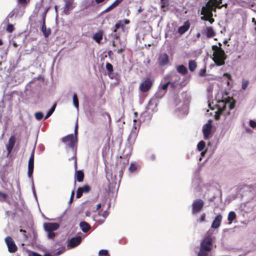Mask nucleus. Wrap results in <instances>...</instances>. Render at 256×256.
<instances>
[{"label": "nucleus", "mask_w": 256, "mask_h": 256, "mask_svg": "<svg viewBox=\"0 0 256 256\" xmlns=\"http://www.w3.org/2000/svg\"><path fill=\"white\" fill-rule=\"evenodd\" d=\"M212 50L214 51L212 54V60L217 66H222L225 64V60L227 58V55L222 48L217 47V46H212Z\"/></svg>", "instance_id": "1"}, {"label": "nucleus", "mask_w": 256, "mask_h": 256, "mask_svg": "<svg viewBox=\"0 0 256 256\" xmlns=\"http://www.w3.org/2000/svg\"><path fill=\"white\" fill-rule=\"evenodd\" d=\"M78 122H76L74 127V136L70 134L62 138V142L67 145L68 148L74 150L78 142Z\"/></svg>", "instance_id": "2"}, {"label": "nucleus", "mask_w": 256, "mask_h": 256, "mask_svg": "<svg viewBox=\"0 0 256 256\" xmlns=\"http://www.w3.org/2000/svg\"><path fill=\"white\" fill-rule=\"evenodd\" d=\"M204 206V202L201 199L194 200L192 204V214H196L200 212Z\"/></svg>", "instance_id": "3"}, {"label": "nucleus", "mask_w": 256, "mask_h": 256, "mask_svg": "<svg viewBox=\"0 0 256 256\" xmlns=\"http://www.w3.org/2000/svg\"><path fill=\"white\" fill-rule=\"evenodd\" d=\"M152 84V82L150 78H146L142 82L139 86L140 90L142 92H146L149 90Z\"/></svg>", "instance_id": "4"}, {"label": "nucleus", "mask_w": 256, "mask_h": 256, "mask_svg": "<svg viewBox=\"0 0 256 256\" xmlns=\"http://www.w3.org/2000/svg\"><path fill=\"white\" fill-rule=\"evenodd\" d=\"M5 242L7 245L8 250L10 253H14L18 250L17 246L14 242L10 236H6L5 238Z\"/></svg>", "instance_id": "5"}, {"label": "nucleus", "mask_w": 256, "mask_h": 256, "mask_svg": "<svg viewBox=\"0 0 256 256\" xmlns=\"http://www.w3.org/2000/svg\"><path fill=\"white\" fill-rule=\"evenodd\" d=\"M34 151L33 150L32 152L30 157L28 160V174L30 178L32 174L34 168Z\"/></svg>", "instance_id": "6"}, {"label": "nucleus", "mask_w": 256, "mask_h": 256, "mask_svg": "<svg viewBox=\"0 0 256 256\" xmlns=\"http://www.w3.org/2000/svg\"><path fill=\"white\" fill-rule=\"evenodd\" d=\"M65 2L66 4L64 8V12L66 14L68 15L70 14V11L75 8L76 4L72 0H66Z\"/></svg>", "instance_id": "7"}, {"label": "nucleus", "mask_w": 256, "mask_h": 256, "mask_svg": "<svg viewBox=\"0 0 256 256\" xmlns=\"http://www.w3.org/2000/svg\"><path fill=\"white\" fill-rule=\"evenodd\" d=\"M128 164V160L127 159L120 160H118L117 162V166L120 168V170L119 172V176H122L124 174V172L126 169V166Z\"/></svg>", "instance_id": "8"}, {"label": "nucleus", "mask_w": 256, "mask_h": 256, "mask_svg": "<svg viewBox=\"0 0 256 256\" xmlns=\"http://www.w3.org/2000/svg\"><path fill=\"white\" fill-rule=\"evenodd\" d=\"M91 190V188L88 185H84L83 186L79 187L76 192V198H80L83 193H88Z\"/></svg>", "instance_id": "9"}, {"label": "nucleus", "mask_w": 256, "mask_h": 256, "mask_svg": "<svg viewBox=\"0 0 256 256\" xmlns=\"http://www.w3.org/2000/svg\"><path fill=\"white\" fill-rule=\"evenodd\" d=\"M212 125L210 122L204 124L202 128L204 139L207 140L212 132Z\"/></svg>", "instance_id": "10"}, {"label": "nucleus", "mask_w": 256, "mask_h": 256, "mask_svg": "<svg viewBox=\"0 0 256 256\" xmlns=\"http://www.w3.org/2000/svg\"><path fill=\"white\" fill-rule=\"evenodd\" d=\"M158 60L160 66H164L169 62L168 56L166 53L161 54L159 55Z\"/></svg>", "instance_id": "11"}, {"label": "nucleus", "mask_w": 256, "mask_h": 256, "mask_svg": "<svg viewBox=\"0 0 256 256\" xmlns=\"http://www.w3.org/2000/svg\"><path fill=\"white\" fill-rule=\"evenodd\" d=\"M82 238L80 236L72 238L69 241L68 246L74 248L78 246L82 242Z\"/></svg>", "instance_id": "12"}, {"label": "nucleus", "mask_w": 256, "mask_h": 256, "mask_svg": "<svg viewBox=\"0 0 256 256\" xmlns=\"http://www.w3.org/2000/svg\"><path fill=\"white\" fill-rule=\"evenodd\" d=\"M60 227L58 223L48 222L44 224V228L46 232H52L57 230Z\"/></svg>", "instance_id": "13"}, {"label": "nucleus", "mask_w": 256, "mask_h": 256, "mask_svg": "<svg viewBox=\"0 0 256 256\" xmlns=\"http://www.w3.org/2000/svg\"><path fill=\"white\" fill-rule=\"evenodd\" d=\"M235 103L236 102L232 98H230L228 97L224 103V106L223 108L218 109V112H220V114H222V111L224 110V108L226 107V104L228 105L230 110H232L234 108Z\"/></svg>", "instance_id": "14"}, {"label": "nucleus", "mask_w": 256, "mask_h": 256, "mask_svg": "<svg viewBox=\"0 0 256 256\" xmlns=\"http://www.w3.org/2000/svg\"><path fill=\"white\" fill-rule=\"evenodd\" d=\"M104 34V31L102 30H100L93 34L92 39L96 42L100 44L101 42V40H102Z\"/></svg>", "instance_id": "15"}, {"label": "nucleus", "mask_w": 256, "mask_h": 256, "mask_svg": "<svg viewBox=\"0 0 256 256\" xmlns=\"http://www.w3.org/2000/svg\"><path fill=\"white\" fill-rule=\"evenodd\" d=\"M222 216L221 214H218L214 218L212 224V228H218L221 224Z\"/></svg>", "instance_id": "16"}, {"label": "nucleus", "mask_w": 256, "mask_h": 256, "mask_svg": "<svg viewBox=\"0 0 256 256\" xmlns=\"http://www.w3.org/2000/svg\"><path fill=\"white\" fill-rule=\"evenodd\" d=\"M15 142L16 138L14 136H12L8 140V144L6 146V150L8 154L12 152Z\"/></svg>", "instance_id": "17"}, {"label": "nucleus", "mask_w": 256, "mask_h": 256, "mask_svg": "<svg viewBox=\"0 0 256 256\" xmlns=\"http://www.w3.org/2000/svg\"><path fill=\"white\" fill-rule=\"evenodd\" d=\"M202 34L208 38H212L215 36V32L211 26L206 27L205 30H202Z\"/></svg>", "instance_id": "18"}, {"label": "nucleus", "mask_w": 256, "mask_h": 256, "mask_svg": "<svg viewBox=\"0 0 256 256\" xmlns=\"http://www.w3.org/2000/svg\"><path fill=\"white\" fill-rule=\"evenodd\" d=\"M190 27V23L188 20L186 21L183 26H180L178 29V32L180 34H183L188 30Z\"/></svg>", "instance_id": "19"}, {"label": "nucleus", "mask_w": 256, "mask_h": 256, "mask_svg": "<svg viewBox=\"0 0 256 256\" xmlns=\"http://www.w3.org/2000/svg\"><path fill=\"white\" fill-rule=\"evenodd\" d=\"M211 250L210 246H204V244L201 246L200 252L198 256H207L208 252Z\"/></svg>", "instance_id": "20"}, {"label": "nucleus", "mask_w": 256, "mask_h": 256, "mask_svg": "<svg viewBox=\"0 0 256 256\" xmlns=\"http://www.w3.org/2000/svg\"><path fill=\"white\" fill-rule=\"evenodd\" d=\"M74 178L78 182H83L84 178V172L81 170H76L74 174Z\"/></svg>", "instance_id": "21"}, {"label": "nucleus", "mask_w": 256, "mask_h": 256, "mask_svg": "<svg viewBox=\"0 0 256 256\" xmlns=\"http://www.w3.org/2000/svg\"><path fill=\"white\" fill-rule=\"evenodd\" d=\"M80 227L84 232H87L91 228L90 226L84 221L80 222Z\"/></svg>", "instance_id": "22"}, {"label": "nucleus", "mask_w": 256, "mask_h": 256, "mask_svg": "<svg viewBox=\"0 0 256 256\" xmlns=\"http://www.w3.org/2000/svg\"><path fill=\"white\" fill-rule=\"evenodd\" d=\"M42 31L46 38L48 37L50 34L51 31L50 28L47 29L46 25V22H42Z\"/></svg>", "instance_id": "23"}, {"label": "nucleus", "mask_w": 256, "mask_h": 256, "mask_svg": "<svg viewBox=\"0 0 256 256\" xmlns=\"http://www.w3.org/2000/svg\"><path fill=\"white\" fill-rule=\"evenodd\" d=\"M201 14L205 15L208 18L212 17V13L210 10H209L208 7H207L206 6H203L202 8Z\"/></svg>", "instance_id": "24"}, {"label": "nucleus", "mask_w": 256, "mask_h": 256, "mask_svg": "<svg viewBox=\"0 0 256 256\" xmlns=\"http://www.w3.org/2000/svg\"><path fill=\"white\" fill-rule=\"evenodd\" d=\"M176 70L178 73L182 75L186 74L188 71L186 68L182 64L179 65L176 67Z\"/></svg>", "instance_id": "25"}, {"label": "nucleus", "mask_w": 256, "mask_h": 256, "mask_svg": "<svg viewBox=\"0 0 256 256\" xmlns=\"http://www.w3.org/2000/svg\"><path fill=\"white\" fill-rule=\"evenodd\" d=\"M197 67V64L194 60H190L188 62V69L191 72L195 70Z\"/></svg>", "instance_id": "26"}, {"label": "nucleus", "mask_w": 256, "mask_h": 256, "mask_svg": "<svg viewBox=\"0 0 256 256\" xmlns=\"http://www.w3.org/2000/svg\"><path fill=\"white\" fill-rule=\"evenodd\" d=\"M120 3L118 2V0H116L110 6H108L105 10V12H108L116 6H118Z\"/></svg>", "instance_id": "27"}, {"label": "nucleus", "mask_w": 256, "mask_h": 256, "mask_svg": "<svg viewBox=\"0 0 256 256\" xmlns=\"http://www.w3.org/2000/svg\"><path fill=\"white\" fill-rule=\"evenodd\" d=\"M204 245V246H210L212 244V240L210 238H207L204 239L201 243V246Z\"/></svg>", "instance_id": "28"}, {"label": "nucleus", "mask_w": 256, "mask_h": 256, "mask_svg": "<svg viewBox=\"0 0 256 256\" xmlns=\"http://www.w3.org/2000/svg\"><path fill=\"white\" fill-rule=\"evenodd\" d=\"M236 218V214L233 212L231 211L228 213V220L230 222H232Z\"/></svg>", "instance_id": "29"}, {"label": "nucleus", "mask_w": 256, "mask_h": 256, "mask_svg": "<svg viewBox=\"0 0 256 256\" xmlns=\"http://www.w3.org/2000/svg\"><path fill=\"white\" fill-rule=\"evenodd\" d=\"M73 104L74 106L78 108L79 106V101L76 94H73Z\"/></svg>", "instance_id": "30"}, {"label": "nucleus", "mask_w": 256, "mask_h": 256, "mask_svg": "<svg viewBox=\"0 0 256 256\" xmlns=\"http://www.w3.org/2000/svg\"><path fill=\"white\" fill-rule=\"evenodd\" d=\"M56 106V104H54L52 106L50 110L46 114V116L44 118V120H46L47 118H48L54 112L55 110Z\"/></svg>", "instance_id": "31"}, {"label": "nucleus", "mask_w": 256, "mask_h": 256, "mask_svg": "<svg viewBox=\"0 0 256 256\" xmlns=\"http://www.w3.org/2000/svg\"><path fill=\"white\" fill-rule=\"evenodd\" d=\"M8 196L4 192L0 191V202H6Z\"/></svg>", "instance_id": "32"}, {"label": "nucleus", "mask_w": 256, "mask_h": 256, "mask_svg": "<svg viewBox=\"0 0 256 256\" xmlns=\"http://www.w3.org/2000/svg\"><path fill=\"white\" fill-rule=\"evenodd\" d=\"M206 6L207 7H208L209 10H210V11L212 13V12H216V8L214 2L212 4H210L209 2H208Z\"/></svg>", "instance_id": "33"}, {"label": "nucleus", "mask_w": 256, "mask_h": 256, "mask_svg": "<svg viewBox=\"0 0 256 256\" xmlns=\"http://www.w3.org/2000/svg\"><path fill=\"white\" fill-rule=\"evenodd\" d=\"M205 142L202 140L200 142H199L198 144L197 148L199 151H202L205 147Z\"/></svg>", "instance_id": "34"}, {"label": "nucleus", "mask_w": 256, "mask_h": 256, "mask_svg": "<svg viewBox=\"0 0 256 256\" xmlns=\"http://www.w3.org/2000/svg\"><path fill=\"white\" fill-rule=\"evenodd\" d=\"M169 0H160V6L162 8H165L169 6Z\"/></svg>", "instance_id": "35"}, {"label": "nucleus", "mask_w": 256, "mask_h": 256, "mask_svg": "<svg viewBox=\"0 0 256 256\" xmlns=\"http://www.w3.org/2000/svg\"><path fill=\"white\" fill-rule=\"evenodd\" d=\"M249 84V81L248 80H244L243 79L242 81V88L243 90H246Z\"/></svg>", "instance_id": "36"}, {"label": "nucleus", "mask_w": 256, "mask_h": 256, "mask_svg": "<svg viewBox=\"0 0 256 256\" xmlns=\"http://www.w3.org/2000/svg\"><path fill=\"white\" fill-rule=\"evenodd\" d=\"M128 170L130 172H134L136 170L137 166L134 163H131Z\"/></svg>", "instance_id": "37"}, {"label": "nucleus", "mask_w": 256, "mask_h": 256, "mask_svg": "<svg viewBox=\"0 0 256 256\" xmlns=\"http://www.w3.org/2000/svg\"><path fill=\"white\" fill-rule=\"evenodd\" d=\"M50 8V6L46 7L45 8L43 13L42 14V22H44V21L46 22V14L48 12Z\"/></svg>", "instance_id": "38"}, {"label": "nucleus", "mask_w": 256, "mask_h": 256, "mask_svg": "<svg viewBox=\"0 0 256 256\" xmlns=\"http://www.w3.org/2000/svg\"><path fill=\"white\" fill-rule=\"evenodd\" d=\"M46 232H48V238L49 239L53 240L56 236V234L54 232V231Z\"/></svg>", "instance_id": "39"}, {"label": "nucleus", "mask_w": 256, "mask_h": 256, "mask_svg": "<svg viewBox=\"0 0 256 256\" xmlns=\"http://www.w3.org/2000/svg\"><path fill=\"white\" fill-rule=\"evenodd\" d=\"M35 117H36V119L38 120H42L44 117L42 112H36L35 114Z\"/></svg>", "instance_id": "40"}, {"label": "nucleus", "mask_w": 256, "mask_h": 256, "mask_svg": "<svg viewBox=\"0 0 256 256\" xmlns=\"http://www.w3.org/2000/svg\"><path fill=\"white\" fill-rule=\"evenodd\" d=\"M99 256H110L106 250H102L99 251Z\"/></svg>", "instance_id": "41"}, {"label": "nucleus", "mask_w": 256, "mask_h": 256, "mask_svg": "<svg viewBox=\"0 0 256 256\" xmlns=\"http://www.w3.org/2000/svg\"><path fill=\"white\" fill-rule=\"evenodd\" d=\"M106 68L108 71L110 72H113V66L110 62H107L106 64Z\"/></svg>", "instance_id": "42"}, {"label": "nucleus", "mask_w": 256, "mask_h": 256, "mask_svg": "<svg viewBox=\"0 0 256 256\" xmlns=\"http://www.w3.org/2000/svg\"><path fill=\"white\" fill-rule=\"evenodd\" d=\"M124 26L121 24L120 22L116 24L115 26H114L115 28L113 32H116L118 29L120 28H123Z\"/></svg>", "instance_id": "43"}, {"label": "nucleus", "mask_w": 256, "mask_h": 256, "mask_svg": "<svg viewBox=\"0 0 256 256\" xmlns=\"http://www.w3.org/2000/svg\"><path fill=\"white\" fill-rule=\"evenodd\" d=\"M6 30L9 32H12L14 30V26L12 24H8L6 26Z\"/></svg>", "instance_id": "44"}, {"label": "nucleus", "mask_w": 256, "mask_h": 256, "mask_svg": "<svg viewBox=\"0 0 256 256\" xmlns=\"http://www.w3.org/2000/svg\"><path fill=\"white\" fill-rule=\"evenodd\" d=\"M199 75L200 76H204L206 75V68L200 70L199 72Z\"/></svg>", "instance_id": "45"}, {"label": "nucleus", "mask_w": 256, "mask_h": 256, "mask_svg": "<svg viewBox=\"0 0 256 256\" xmlns=\"http://www.w3.org/2000/svg\"><path fill=\"white\" fill-rule=\"evenodd\" d=\"M213 1H214L213 2H214L216 8H218L220 9L222 8V4L217 3V0H213Z\"/></svg>", "instance_id": "46"}, {"label": "nucleus", "mask_w": 256, "mask_h": 256, "mask_svg": "<svg viewBox=\"0 0 256 256\" xmlns=\"http://www.w3.org/2000/svg\"><path fill=\"white\" fill-rule=\"evenodd\" d=\"M170 83V82H166V84H164L163 85H162L161 86V89L162 90H166L168 86H169Z\"/></svg>", "instance_id": "47"}, {"label": "nucleus", "mask_w": 256, "mask_h": 256, "mask_svg": "<svg viewBox=\"0 0 256 256\" xmlns=\"http://www.w3.org/2000/svg\"><path fill=\"white\" fill-rule=\"evenodd\" d=\"M250 125L253 128H256V122L253 120H250Z\"/></svg>", "instance_id": "48"}, {"label": "nucleus", "mask_w": 256, "mask_h": 256, "mask_svg": "<svg viewBox=\"0 0 256 256\" xmlns=\"http://www.w3.org/2000/svg\"><path fill=\"white\" fill-rule=\"evenodd\" d=\"M206 220V214L203 213L201 216L199 220V222H202Z\"/></svg>", "instance_id": "49"}, {"label": "nucleus", "mask_w": 256, "mask_h": 256, "mask_svg": "<svg viewBox=\"0 0 256 256\" xmlns=\"http://www.w3.org/2000/svg\"><path fill=\"white\" fill-rule=\"evenodd\" d=\"M20 232L24 236V237L25 238H28V236L26 234V231L25 230H24L22 229H20Z\"/></svg>", "instance_id": "50"}, {"label": "nucleus", "mask_w": 256, "mask_h": 256, "mask_svg": "<svg viewBox=\"0 0 256 256\" xmlns=\"http://www.w3.org/2000/svg\"><path fill=\"white\" fill-rule=\"evenodd\" d=\"M28 1L29 0H18V2L22 4H26Z\"/></svg>", "instance_id": "51"}, {"label": "nucleus", "mask_w": 256, "mask_h": 256, "mask_svg": "<svg viewBox=\"0 0 256 256\" xmlns=\"http://www.w3.org/2000/svg\"><path fill=\"white\" fill-rule=\"evenodd\" d=\"M224 76L226 77L229 80H232V76L230 74H229L228 73H224Z\"/></svg>", "instance_id": "52"}, {"label": "nucleus", "mask_w": 256, "mask_h": 256, "mask_svg": "<svg viewBox=\"0 0 256 256\" xmlns=\"http://www.w3.org/2000/svg\"><path fill=\"white\" fill-rule=\"evenodd\" d=\"M208 20L210 23V24H212L214 21V18H212V17H210L208 18Z\"/></svg>", "instance_id": "53"}, {"label": "nucleus", "mask_w": 256, "mask_h": 256, "mask_svg": "<svg viewBox=\"0 0 256 256\" xmlns=\"http://www.w3.org/2000/svg\"><path fill=\"white\" fill-rule=\"evenodd\" d=\"M208 18L205 15H203V16L201 17V19L204 20H208Z\"/></svg>", "instance_id": "54"}, {"label": "nucleus", "mask_w": 256, "mask_h": 256, "mask_svg": "<svg viewBox=\"0 0 256 256\" xmlns=\"http://www.w3.org/2000/svg\"><path fill=\"white\" fill-rule=\"evenodd\" d=\"M106 114L108 116V120H109L110 122H111V117H110V114L108 112H106Z\"/></svg>", "instance_id": "55"}, {"label": "nucleus", "mask_w": 256, "mask_h": 256, "mask_svg": "<svg viewBox=\"0 0 256 256\" xmlns=\"http://www.w3.org/2000/svg\"><path fill=\"white\" fill-rule=\"evenodd\" d=\"M150 158L152 160H154L156 159V156L154 154H152L150 156Z\"/></svg>", "instance_id": "56"}, {"label": "nucleus", "mask_w": 256, "mask_h": 256, "mask_svg": "<svg viewBox=\"0 0 256 256\" xmlns=\"http://www.w3.org/2000/svg\"><path fill=\"white\" fill-rule=\"evenodd\" d=\"M95 2L97 4H100L101 2H102L104 0H94Z\"/></svg>", "instance_id": "57"}, {"label": "nucleus", "mask_w": 256, "mask_h": 256, "mask_svg": "<svg viewBox=\"0 0 256 256\" xmlns=\"http://www.w3.org/2000/svg\"><path fill=\"white\" fill-rule=\"evenodd\" d=\"M108 215V213L106 211H104V212L103 214H102L103 216L104 217V218H106Z\"/></svg>", "instance_id": "58"}, {"label": "nucleus", "mask_w": 256, "mask_h": 256, "mask_svg": "<svg viewBox=\"0 0 256 256\" xmlns=\"http://www.w3.org/2000/svg\"><path fill=\"white\" fill-rule=\"evenodd\" d=\"M74 194V191L73 190L72 192V194H71V196H70V201H72Z\"/></svg>", "instance_id": "59"}, {"label": "nucleus", "mask_w": 256, "mask_h": 256, "mask_svg": "<svg viewBox=\"0 0 256 256\" xmlns=\"http://www.w3.org/2000/svg\"><path fill=\"white\" fill-rule=\"evenodd\" d=\"M102 206L101 204H98L96 205V210H98L100 209Z\"/></svg>", "instance_id": "60"}, {"label": "nucleus", "mask_w": 256, "mask_h": 256, "mask_svg": "<svg viewBox=\"0 0 256 256\" xmlns=\"http://www.w3.org/2000/svg\"><path fill=\"white\" fill-rule=\"evenodd\" d=\"M14 14L12 13V12H11L8 16V17L9 18H12L14 16Z\"/></svg>", "instance_id": "61"}, {"label": "nucleus", "mask_w": 256, "mask_h": 256, "mask_svg": "<svg viewBox=\"0 0 256 256\" xmlns=\"http://www.w3.org/2000/svg\"><path fill=\"white\" fill-rule=\"evenodd\" d=\"M252 22L254 23L255 25H256V20L254 18H252Z\"/></svg>", "instance_id": "62"}, {"label": "nucleus", "mask_w": 256, "mask_h": 256, "mask_svg": "<svg viewBox=\"0 0 256 256\" xmlns=\"http://www.w3.org/2000/svg\"><path fill=\"white\" fill-rule=\"evenodd\" d=\"M142 11V9L141 8H140L138 9V13H140Z\"/></svg>", "instance_id": "63"}, {"label": "nucleus", "mask_w": 256, "mask_h": 256, "mask_svg": "<svg viewBox=\"0 0 256 256\" xmlns=\"http://www.w3.org/2000/svg\"><path fill=\"white\" fill-rule=\"evenodd\" d=\"M124 22L126 24H128L130 23V20H125Z\"/></svg>", "instance_id": "64"}]
</instances>
